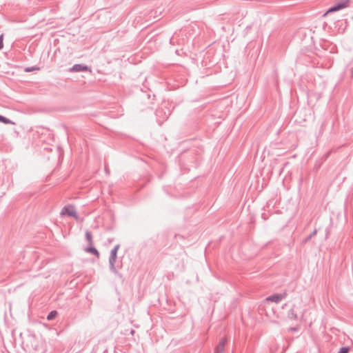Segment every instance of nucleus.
I'll list each match as a JSON object with an SVG mask.
<instances>
[{
	"label": "nucleus",
	"mask_w": 353,
	"mask_h": 353,
	"mask_svg": "<svg viewBox=\"0 0 353 353\" xmlns=\"http://www.w3.org/2000/svg\"><path fill=\"white\" fill-rule=\"evenodd\" d=\"M57 311H52L48 315L47 319L49 320V321L52 320L53 319H54L57 316Z\"/></svg>",
	"instance_id": "nucleus-10"
},
{
	"label": "nucleus",
	"mask_w": 353,
	"mask_h": 353,
	"mask_svg": "<svg viewBox=\"0 0 353 353\" xmlns=\"http://www.w3.org/2000/svg\"><path fill=\"white\" fill-rule=\"evenodd\" d=\"M287 318L290 321H296L297 319L296 311L294 309L290 310L288 313Z\"/></svg>",
	"instance_id": "nucleus-7"
},
{
	"label": "nucleus",
	"mask_w": 353,
	"mask_h": 353,
	"mask_svg": "<svg viewBox=\"0 0 353 353\" xmlns=\"http://www.w3.org/2000/svg\"><path fill=\"white\" fill-rule=\"evenodd\" d=\"M226 342H227L226 339H225V338L221 339L215 349L214 353H222L224 350V347L226 344Z\"/></svg>",
	"instance_id": "nucleus-5"
},
{
	"label": "nucleus",
	"mask_w": 353,
	"mask_h": 353,
	"mask_svg": "<svg viewBox=\"0 0 353 353\" xmlns=\"http://www.w3.org/2000/svg\"><path fill=\"white\" fill-rule=\"evenodd\" d=\"M3 35L1 34L0 36V50L3 48Z\"/></svg>",
	"instance_id": "nucleus-12"
},
{
	"label": "nucleus",
	"mask_w": 353,
	"mask_h": 353,
	"mask_svg": "<svg viewBox=\"0 0 353 353\" xmlns=\"http://www.w3.org/2000/svg\"><path fill=\"white\" fill-rule=\"evenodd\" d=\"M118 249H119V245H117L111 252V256L110 259V262L112 267L114 266V262L115 261V260L117 259V254Z\"/></svg>",
	"instance_id": "nucleus-6"
},
{
	"label": "nucleus",
	"mask_w": 353,
	"mask_h": 353,
	"mask_svg": "<svg viewBox=\"0 0 353 353\" xmlns=\"http://www.w3.org/2000/svg\"><path fill=\"white\" fill-rule=\"evenodd\" d=\"M86 238L90 243H92V235L90 232H86Z\"/></svg>",
	"instance_id": "nucleus-11"
},
{
	"label": "nucleus",
	"mask_w": 353,
	"mask_h": 353,
	"mask_svg": "<svg viewBox=\"0 0 353 353\" xmlns=\"http://www.w3.org/2000/svg\"><path fill=\"white\" fill-rule=\"evenodd\" d=\"M26 72H30V71H32V69L31 68H26Z\"/></svg>",
	"instance_id": "nucleus-14"
},
{
	"label": "nucleus",
	"mask_w": 353,
	"mask_h": 353,
	"mask_svg": "<svg viewBox=\"0 0 353 353\" xmlns=\"http://www.w3.org/2000/svg\"><path fill=\"white\" fill-rule=\"evenodd\" d=\"M0 121L6 124H14V122L0 115Z\"/></svg>",
	"instance_id": "nucleus-9"
},
{
	"label": "nucleus",
	"mask_w": 353,
	"mask_h": 353,
	"mask_svg": "<svg viewBox=\"0 0 353 353\" xmlns=\"http://www.w3.org/2000/svg\"><path fill=\"white\" fill-rule=\"evenodd\" d=\"M286 294H272L265 299V301L267 302H273L275 303H278L281 301L283 299H285Z\"/></svg>",
	"instance_id": "nucleus-3"
},
{
	"label": "nucleus",
	"mask_w": 353,
	"mask_h": 353,
	"mask_svg": "<svg viewBox=\"0 0 353 353\" xmlns=\"http://www.w3.org/2000/svg\"><path fill=\"white\" fill-rule=\"evenodd\" d=\"M61 214L68 215L77 219V212L74 207L72 205H68L63 208L61 211Z\"/></svg>",
	"instance_id": "nucleus-2"
},
{
	"label": "nucleus",
	"mask_w": 353,
	"mask_h": 353,
	"mask_svg": "<svg viewBox=\"0 0 353 353\" xmlns=\"http://www.w3.org/2000/svg\"><path fill=\"white\" fill-rule=\"evenodd\" d=\"M339 353H348V348L343 347L339 350Z\"/></svg>",
	"instance_id": "nucleus-13"
},
{
	"label": "nucleus",
	"mask_w": 353,
	"mask_h": 353,
	"mask_svg": "<svg viewBox=\"0 0 353 353\" xmlns=\"http://www.w3.org/2000/svg\"><path fill=\"white\" fill-rule=\"evenodd\" d=\"M72 72H85V71H90L91 72L89 68L84 65L82 64H77L74 65L70 70Z\"/></svg>",
	"instance_id": "nucleus-4"
},
{
	"label": "nucleus",
	"mask_w": 353,
	"mask_h": 353,
	"mask_svg": "<svg viewBox=\"0 0 353 353\" xmlns=\"http://www.w3.org/2000/svg\"><path fill=\"white\" fill-rule=\"evenodd\" d=\"M349 6V0H345V1H343L342 2L335 5L334 6L330 8L325 13L324 15H327V14L330 13V12H336V11H338V10H340L341 9H343L345 8H347Z\"/></svg>",
	"instance_id": "nucleus-1"
},
{
	"label": "nucleus",
	"mask_w": 353,
	"mask_h": 353,
	"mask_svg": "<svg viewBox=\"0 0 353 353\" xmlns=\"http://www.w3.org/2000/svg\"><path fill=\"white\" fill-rule=\"evenodd\" d=\"M85 251H86V252H90V253H92V254H93L96 255V256H97V258H99V252L97 250V249H95L94 248H87V249L85 250Z\"/></svg>",
	"instance_id": "nucleus-8"
}]
</instances>
